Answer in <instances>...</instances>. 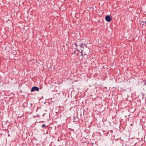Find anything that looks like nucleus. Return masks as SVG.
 <instances>
[{
	"mask_svg": "<svg viewBox=\"0 0 146 146\" xmlns=\"http://www.w3.org/2000/svg\"><path fill=\"white\" fill-rule=\"evenodd\" d=\"M83 44V43L80 40L77 41L75 44H74V45L76 47L75 49L76 48L77 49L76 50L78 51V52H80V50L77 49V48H82Z\"/></svg>",
	"mask_w": 146,
	"mask_h": 146,
	"instance_id": "f257e3e1",
	"label": "nucleus"
},
{
	"mask_svg": "<svg viewBox=\"0 0 146 146\" xmlns=\"http://www.w3.org/2000/svg\"><path fill=\"white\" fill-rule=\"evenodd\" d=\"M81 56L82 57H84L85 56L86 57H87L88 55L86 54L87 52L85 49H83L82 50H81Z\"/></svg>",
	"mask_w": 146,
	"mask_h": 146,
	"instance_id": "f03ea898",
	"label": "nucleus"
},
{
	"mask_svg": "<svg viewBox=\"0 0 146 146\" xmlns=\"http://www.w3.org/2000/svg\"><path fill=\"white\" fill-rule=\"evenodd\" d=\"M39 90V88L36 86H34L32 88L31 90V92H33L35 91L38 92Z\"/></svg>",
	"mask_w": 146,
	"mask_h": 146,
	"instance_id": "7ed1b4c3",
	"label": "nucleus"
},
{
	"mask_svg": "<svg viewBox=\"0 0 146 146\" xmlns=\"http://www.w3.org/2000/svg\"><path fill=\"white\" fill-rule=\"evenodd\" d=\"M112 17L110 15H107L105 17V19L108 22H110L111 20Z\"/></svg>",
	"mask_w": 146,
	"mask_h": 146,
	"instance_id": "20e7f679",
	"label": "nucleus"
},
{
	"mask_svg": "<svg viewBox=\"0 0 146 146\" xmlns=\"http://www.w3.org/2000/svg\"><path fill=\"white\" fill-rule=\"evenodd\" d=\"M45 126H45V124H43V125H42V126H41V127H42V128H43V127H45Z\"/></svg>",
	"mask_w": 146,
	"mask_h": 146,
	"instance_id": "39448f33",
	"label": "nucleus"
},
{
	"mask_svg": "<svg viewBox=\"0 0 146 146\" xmlns=\"http://www.w3.org/2000/svg\"><path fill=\"white\" fill-rule=\"evenodd\" d=\"M74 54H76L77 55H78L79 54L78 53H76V51H75H75H74Z\"/></svg>",
	"mask_w": 146,
	"mask_h": 146,
	"instance_id": "423d86ee",
	"label": "nucleus"
},
{
	"mask_svg": "<svg viewBox=\"0 0 146 146\" xmlns=\"http://www.w3.org/2000/svg\"><path fill=\"white\" fill-rule=\"evenodd\" d=\"M58 141H59H59H60V140H59V139H58Z\"/></svg>",
	"mask_w": 146,
	"mask_h": 146,
	"instance_id": "0eeeda50",
	"label": "nucleus"
}]
</instances>
